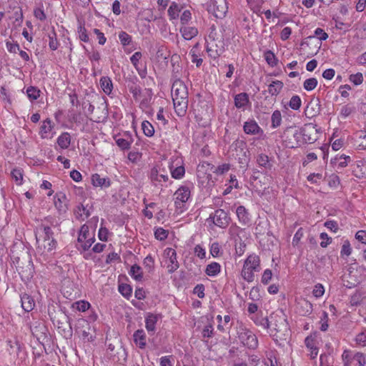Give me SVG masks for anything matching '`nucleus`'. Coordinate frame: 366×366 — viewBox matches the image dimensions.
<instances>
[{"label":"nucleus","mask_w":366,"mask_h":366,"mask_svg":"<svg viewBox=\"0 0 366 366\" xmlns=\"http://www.w3.org/2000/svg\"><path fill=\"white\" fill-rule=\"evenodd\" d=\"M175 73L174 78L176 80L174 81L172 86V97L174 104V108L176 114L179 117H184L186 114L188 107V91L187 87L184 83L179 79L177 71L173 70Z\"/></svg>","instance_id":"1"},{"label":"nucleus","mask_w":366,"mask_h":366,"mask_svg":"<svg viewBox=\"0 0 366 366\" xmlns=\"http://www.w3.org/2000/svg\"><path fill=\"white\" fill-rule=\"evenodd\" d=\"M35 235L37 249L42 254L51 252L56 248L57 241L49 226L41 224L36 228Z\"/></svg>","instance_id":"2"},{"label":"nucleus","mask_w":366,"mask_h":366,"mask_svg":"<svg viewBox=\"0 0 366 366\" xmlns=\"http://www.w3.org/2000/svg\"><path fill=\"white\" fill-rule=\"evenodd\" d=\"M269 329L270 335L277 342L286 341L290 335L288 322L283 315L272 314Z\"/></svg>","instance_id":"3"},{"label":"nucleus","mask_w":366,"mask_h":366,"mask_svg":"<svg viewBox=\"0 0 366 366\" xmlns=\"http://www.w3.org/2000/svg\"><path fill=\"white\" fill-rule=\"evenodd\" d=\"M282 137L287 147L297 148L303 144L302 128L289 127L284 131Z\"/></svg>","instance_id":"4"},{"label":"nucleus","mask_w":366,"mask_h":366,"mask_svg":"<svg viewBox=\"0 0 366 366\" xmlns=\"http://www.w3.org/2000/svg\"><path fill=\"white\" fill-rule=\"evenodd\" d=\"M227 9L226 0H210L207 6L208 11L219 19L224 17Z\"/></svg>","instance_id":"5"},{"label":"nucleus","mask_w":366,"mask_h":366,"mask_svg":"<svg viewBox=\"0 0 366 366\" xmlns=\"http://www.w3.org/2000/svg\"><path fill=\"white\" fill-rule=\"evenodd\" d=\"M239 341L249 349H255L258 345L256 335L249 330L242 328L238 332Z\"/></svg>","instance_id":"6"},{"label":"nucleus","mask_w":366,"mask_h":366,"mask_svg":"<svg viewBox=\"0 0 366 366\" xmlns=\"http://www.w3.org/2000/svg\"><path fill=\"white\" fill-rule=\"evenodd\" d=\"M209 219H212L213 223L222 229L226 228L230 222V217L228 214L222 209H218L209 215Z\"/></svg>","instance_id":"7"},{"label":"nucleus","mask_w":366,"mask_h":366,"mask_svg":"<svg viewBox=\"0 0 366 366\" xmlns=\"http://www.w3.org/2000/svg\"><path fill=\"white\" fill-rule=\"evenodd\" d=\"M207 51L209 56L217 59L224 51V42L222 37L219 40L207 41Z\"/></svg>","instance_id":"8"},{"label":"nucleus","mask_w":366,"mask_h":366,"mask_svg":"<svg viewBox=\"0 0 366 366\" xmlns=\"http://www.w3.org/2000/svg\"><path fill=\"white\" fill-rule=\"evenodd\" d=\"M15 264L17 270L19 273H26L28 276L32 275L33 273V263L29 255L25 257H16L15 259Z\"/></svg>","instance_id":"9"},{"label":"nucleus","mask_w":366,"mask_h":366,"mask_svg":"<svg viewBox=\"0 0 366 366\" xmlns=\"http://www.w3.org/2000/svg\"><path fill=\"white\" fill-rule=\"evenodd\" d=\"M302 140L304 144H311L315 142L317 139V129L315 126L305 125L302 128Z\"/></svg>","instance_id":"10"},{"label":"nucleus","mask_w":366,"mask_h":366,"mask_svg":"<svg viewBox=\"0 0 366 366\" xmlns=\"http://www.w3.org/2000/svg\"><path fill=\"white\" fill-rule=\"evenodd\" d=\"M151 181L156 185V182H167L169 175L167 169L161 168L159 166L153 167L150 172Z\"/></svg>","instance_id":"11"},{"label":"nucleus","mask_w":366,"mask_h":366,"mask_svg":"<svg viewBox=\"0 0 366 366\" xmlns=\"http://www.w3.org/2000/svg\"><path fill=\"white\" fill-rule=\"evenodd\" d=\"M175 205L181 208V204L188 201L190 197V189L187 186H181L174 193Z\"/></svg>","instance_id":"12"},{"label":"nucleus","mask_w":366,"mask_h":366,"mask_svg":"<svg viewBox=\"0 0 366 366\" xmlns=\"http://www.w3.org/2000/svg\"><path fill=\"white\" fill-rule=\"evenodd\" d=\"M109 356L113 362L124 365L127 361V352L121 345H118L115 352H109Z\"/></svg>","instance_id":"13"},{"label":"nucleus","mask_w":366,"mask_h":366,"mask_svg":"<svg viewBox=\"0 0 366 366\" xmlns=\"http://www.w3.org/2000/svg\"><path fill=\"white\" fill-rule=\"evenodd\" d=\"M114 139L117 146L122 150L129 149L133 142L132 135L129 132H125L122 136L117 135Z\"/></svg>","instance_id":"14"},{"label":"nucleus","mask_w":366,"mask_h":366,"mask_svg":"<svg viewBox=\"0 0 366 366\" xmlns=\"http://www.w3.org/2000/svg\"><path fill=\"white\" fill-rule=\"evenodd\" d=\"M54 125L49 118L45 119L40 127L39 135L42 139H51L53 137L52 129Z\"/></svg>","instance_id":"15"},{"label":"nucleus","mask_w":366,"mask_h":366,"mask_svg":"<svg viewBox=\"0 0 366 366\" xmlns=\"http://www.w3.org/2000/svg\"><path fill=\"white\" fill-rule=\"evenodd\" d=\"M243 129L244 132L247 134L260 136L263 134V130L254 120H249L244 122Z\"/></svg>","instance_id":"16"},{"label":"nucleus","mask_w":366,"mask_h":366,"mask_svg":"<svg viewBox=\"0 0 366 366\" xmlns=\"http://www.w3.org/2000/svg\"><path fill=\"white\" fill-rule=\"evenodd\" d=\"M234 102L237 109L244 110L245 107L250 104L249 95L245 92L239 93L235 95Z\"/></svg>","instance_id":"17"},{"label":"nucleus","mask_w":366,"mask_h":366,"mask_svg":"<svg viewBox=\"0 0 366 366\" xmlns=\"http://www.w3.org/2000/svg\"><path fill=\"white\" fill-rule=\"evenodd\" d=\"M91 208L92 207L89 208L88 207V204L84 205L83 204H81L78 205L74 209V214L77 219L84 220L90 216Z\"/></svg>","instance_id":"18"},{"label":"nucleus","mask_w":366,"mask_h":366,"mask_svg":"<svg viewBox=\"0 0 366 366\" xmlns=\"http://www.w3.org/2000/svg\"><path fill=\"white\" fill-rule=\"evenodd\" d=\"M92 183L94 187H109L111 185L110 179L108 177H101L99 174H94L92 176Z\"/></svg>","instance_id":"19"},{"label":"nucleus","mask_w":366,"mask_h":366,"mask_svg":"<svg viewBox=\"0 0 366 366\" xmlns=\"http://www.w3.org/2000/svg\"><path fill=\"white\" fill-rule=\"evenodd\" d=\"M214 165L209 163V162H201L197 167L198 176L201 174H207V179L211 177V172H213Z\"/></svg>","instance_id":"20"},{"label":"nucleus","mask_w":366,"mask_h":366,"mask_svg":"<svg viewBox=\"0 0 366 366\" xmlns=\"http://www.w3.org/2000/svg\"><path fill=\"white\" fill-rule=\"evenodd\" d=\"M21 302L23 310L26 312L31 311L35 307L34 298L27 294H24L21 297Z\"/></svg>","instance_id":"21"},{"label":"nucleus","mask_w":366,"mask_h":366,"mask_svg":"<svg viewBox=\"0 0 366 366\" xmlns=\"http://www.w3.org/2000/svg\"><path fill=\"white\" fill-rule=\"evenodd\" d=\"M297 308L302 315L306 316L312 312V305L308 300L302 299L298 302Z\"/></svg>","instance_id":"22"},{"label":"nucleus","mask_w":366,"mask_h":366,"mask_svg":"<svg viewBox=\"0 0 366 366\" xmlns=\"http://www.w3.org/2000/svg\"><path fill=\"white\" fill-rule=\"evenodd\" d=\"M180 32L185 40H191L198 34V30L194 26H183L180 28Z\"/></svg>","instance_id":"23"},{"label":"nucleus","mask_w":366,"mask_h":366,"mask_svg":"<svg viewBox=\"0 0 366 366\" xmlns=\"http://www.w3.org/2000/svg\"><path fill=\"white\" fill-rule=\"evenodd\" d=\"M134 341L139 348L144 349L147 345L146 335L143 330H137L134 333Z\"/></svg>","instance_id":"24"},{"label":"nucleus","mask_w":366,"mask_h":366,"mask_svg":"<svg viewBox=\"0 0 366 366\" xmlns=\"http://www.w3.org/2000/svg\"><path fill=\"white\" fill-rule=\"evenodd\" d=\"M259 257L257 255L251 254L245 259L244 264L257 272L259 269Z\"/></svg>","instance_id":"25"},{"label":"nucleus","mask_w":366,"mask_h":366,"mask_svg":"<svg viewBox=\"0 0 366 366\" xmlns=\"http://www.w3.org/2000/svg\"><path fill=\"white\" fill-rule=\"evenodd\" d=\"M100 86L103 92L109 95L113 89V84L112 79L108 76H102L100 79Z\"/></svg>","instance_id":"26"},{"label":"nucleus","mask_w":366,"mask_h":366,"mask_svg":"<svg viewBox=\"0 0 366 366\" xmlns=\"http://www.w3.org/2000/svg\"><path fill=\"white\" fill-rule=\"evenodd\" d=\"M283 83L281 81H272L268 86V92L272 96H277L283 88Z\"/></svg>","instance_id":"27"},{"label":"nucleus","mask_w":366,"mask_h":366,"mask_svg":"<svg viewBox=\"0 0 366 366\" xmlns=\"http://www.w3.org/2000/svg\"><path fill=\"white\" fill-rule=\"evenodd\" d=\"M236 213L240 222L247 224L249 222V213L244 206H239L237 208Z\"/></svg>","instance_id":"28"},{"label":"nucleus","mask_w":366,"mask_h":366,"mask_svg":"<svg viewBox=\"0 0 366 366\" xmlns=\"http://www.w3.org/2000/svg\"><path fill=\"white\" fill-rule=\"evenodd\" d=\"M57 144L61 149H67L71 144V136L68 132L62 133L57 139Z\"/></svg>","instance_id":"29"},{"label":"nucleus","mask_w":366,"mask_h":366,"mask_svg":"<svg viewBox=\"0 0 366 366\" xmlns=\"http://www.w3.org/2000/svg\"><path fill=\"white\" fill-rule=\"evenodd\" d=\"M158 317L154 314H149L145 320L146 328L148 332H154L155 325L157 322Z\"/></svg>","instance_id":"30"},{"label":"nucleus","mask_w":366,"mask_h":366,"mask_svg":"<svg viewBox=\"0 0 366 366\" xmlns=\"http://www.w3.org/2000/svg\"><path fill=\"white\" fill-rule=\"evenodd\" d=\"M11 175L17 185L23 184L24 171L21 168H14L11 172Z\"/></svg>","instance_id":"31"},{"label":"nucleus","mask_w":366,"mask_h":366,"mask_svg":"<svg viewBox=\"0 0 366 366\" xmlns=\"http://www.w3.org/2000/svg\"><path fill=\"white\" fill-rule=\"evenodd\" d=\"M221 266L217 262H212L209 264L205 269V273L208 276H216L220 272Z\"/></svg>","instance_id":"32"},{"label":"nucleus","mask_w":366,"mask_h":366,"mask_svg":"<svg viewBox=\"0 0 366 366\" xmlns=\"http://www.w3.org/2000/svg\"><path fill=\"white\" fill-rule=\"evenodd\" d=\"M129 274L137 281H142L143 279L142 268L137 264L132 266Z\"/></svg>","instance_id":"33"},{"label":"nucleus","mask_w":366,"mask_h":366,"mask_svg":"<svg viewBox=\"0 0 366 366\" xmlns=\"http://www.w3.org/2000/svg\"><path fill=\"white\" fill-rule=\"evenodd\" d=\"M254 269H252L251 268L246 267V265L244 264L241 274L244 280L248 282H252L254 277Z\"/></svg>","instance_id":"34"},{"label":"nucleus","mask_w":366,"mask_h":366,"mask_svg":"<svg viewBox=\"0 0 366 366\" xmlns=\"http://www.w3.org/2000/svg\"><path fill=\"white\" fill-rule=\"evenodd\" d=\"M181 8L176 2H172L168 9V15L171 19H176L178 18Z\"/></svg>","instance_id":"35"},{"label":"nucleus","mask_w":366,"mask_h":366,"mask_svg":"<svg viewBox=\"0 0 366 366\" xmlns=\"http://www.w3.org/2000/svg\"><path fill=\"white\" fill-rule=\"evenodd\" d=\"M168 168L172 174V177L174 179H180L184 175L185 169L183 166H179L172 169V167L170 165V164H169Z\"/></svg>","instance_id":"36"},{"label":"nucleus","mask_w":366,"mask_h":366,"mask_svg":"<svg viewBox=\"0 0 366 366\" xmlns=\"http://www.w3.org/2000/svg\"><path fill=\"white\" fill-rule=\"evenodd\" d=\"M40 90L36 87L30 86L26 89V94L31 101L36 100L40 96Z\"/></svg>","instance_id":"37"},{"label":"nucleus","mask_w":366,"mask_h":366,"mask_svg":"<svg viewBox=\"0 0 366 366\" xmlns=\"http://www.w3.org/2000/svg\"><path fill=\"white\" fill-rule=\"evenodd\" d=\"M48 36H49V48L52 51L56 50L58 46H59V42L57 41L56 34V32H55L54 29L48 34Z\"/></svg>","instance_id":"38"},{"label":"nucleus","mask_w":366,"mask_h":366,"mask_svg":"<svg viewBox=\"0 0 366 366\" xmlns=\"http://www.w3.org/2000/svg\"><path fill=\"white\" fill-rule=\"evenodd\" d=\"M89 234V227L86 224L82 225L78 236V242L83 244L87 239Z\"/></svg>","instance_id":"39"},{"label":"nucleus","mask_w":366,"mask_h":366,"mask_svg":"<svg viewBox=\"0 0 366 366\" xmlns=\"http://www.w3.org/2000/svg\"><path fill=\"white\" fill-rule=\"evenodd\" d=\"M61 199H66L65 194H61L57 195V199H54V204L56 209L60 212H65L66 211V206L65 204H63Z\"/></svg>","instance_id":"40"},{"label":"nucleus","mask_w":366,"mask_h":366,"mask_svg":"<svg viewBox=\"0 0 366 366\" xmlns=\"http://www.w3.org/2000/svg\"><path fill=\"white\" fill-rule=\"evenodd\" d=\"M142 129L144 134L147 137H152L154 134V129L152 124L148 121L142 123Z\"/></svg>","instance_id":"41"},{"label":"nucleus","mask_w":366,"mask_h":366,"mask_svg":"<svg viewBox=\"0 0 366 366\" xmlns=\"http://www.w3.org/2000/svg\"><path fill=\"white\" fill-rule=\"evenodd\" d=\"M90 307V304L86 301H77L71 305V307L80 312L86 311Z\"/></svg>","instance_id":"42"},{"label":"nucleus","mask_w":366,"mask_h":366,"mask_svg":"<svg viewBox=\"0 0 366 366\" xmlns=\"http://www.w3.org/2000/svg\"><path fill=\"white\" fill-rule=\"evenodd\" d=\"M264 59L267 64L271 66H274L277 64L278 60L274 54L270 50H268L264 53Z\"/></svg>","instance_id":"43"},{"label":"nucleus","mask_w":366,"mask_h":366,"mask_svg":"<svg viewBox=\"0 0 366 366\" xmlns=\"http://www.w3.org/2000/svg\"><path fill=\"white\" fill-rule=\"evenodd\" d=\"M198 46H199V44L197 43L193 46V48L191 49L190 53H189L190 55L192 56V61L193 63H195L196 66L197 67H199L202 64V63L203 61L202 59L199 58L198 57V54H197V48Z\"/></svg>","instance_id":"44"},{"label":"nucleus","mask_w":366,"mask_h":366,"mask_svg":"<svg viewBox=\"0 0 366 366\" xmlns=\"http://www.w3.org/2000/svg\"><path fill=\"white\" fill-rule=\"evenodd\" d=\"M272 127L277 128L280 126L282 122V115L279 110H275L272 115Z\"/></svg>","instance_id":"45"},{"label":"nucleus","mask_w":366,"mask_h":366,"mask_svg":"<svg viewBox=\"0 0 366 366\" xmlns=\"http://www.w3.org/2000/svg\"><path fill=\"white\" fill-rule=\"evenodd\" d=\"M254 322L257 325L262 326L264 329L269 328L270 317H256Z\"/></svg>","instance_id":"46"},{"label":"nucleus","mask_w":366,"mask_h":366,"mask_svg":"<svg viewBox=\"0 0 366 366\" xmlns=\"http://www.w3.org/2000/svg\"><path fill=\"white\" fill-rule=\"evenodd\" d=\"M301 103L300 97L298 95H294L290 100L289 107L294 110H297L300 108Z\"/></svg>","instance_id":"47"},{"label":"nucleus","mask_w":366,"mask_h":366,"mask_svg":"<svg viewBox=\"0 0 366 366\" xmlns=\"http://www.w3.org/2000/svg\"><path fill=\"white\" fill-rule=\"evenodd\" d=\"M119 292L125 297L129 298L132 295V289L127 284H122L119 286Z\"/></svg>","instance_id":"48"},{"label":"nucleus","mask_w":366,"mask_h":366,"mask_svg":"<svg viewBox=\"0 0 366 366\" xmlns=\"http://www.w3.org/2000/svg\"><path fill=\"white\" fill-rule=\"evenodd\" d=\"M317 85V80L315 78H310L304 81L303 87L307 91L313 90Z\"/></svg>","instance_id":"49"},{"label":"nucleus","mask_w":366,"mask_h":366,"mask_svg":"<svg viewBox=\"0 0 366 366\" xmlns=\"http://www.w3.org/2000/svg\"><path fill=\"white\" fill-rule=\"evenodd\" d=\"M129 92L132 94L133 97L138 100L142 96V89L139 85L133 84L129 86Z\"/></svg>","instance_id":"50"},{"label":"nucleus","mask_w":366,"mask_h":366,"mask_svg":"<svg viewBox=\"0 0 366 366\" xmlns=\"http://www.w3.org/2000/svg\"><path fill=\"white\" fill-rule=\"evenodd\" d=\"M118 36L121 44L124 46L129 45L132 41V36L125 31L119 32Z\"/></svg>","instance_id":"51"},{"label":"nucleus","mask_w":366,"mask_h":366,"mask_svg":"<svg viewBox=\"0 0 366 366\" xmlns=\"http://www.w3.org/2000/svg\"><path fill=\"white\" fill-rule=\"evenodd\" d=\"M355 107L351 106L350 104H347V105L343 106L341 108L340 115L342 117L346 118L348 116H350L352 113L355 112Z\"/></svg>","instance_id":"52"},{"label":"nucleus","mask_w":366,"mask_h":366,"mask_svg":"<svg viewBox=\"0 0 366 366\" xmlns=\"http://www.w3.org/2000/svg\"><path fill=\"white\" fill-rule=\"evenodd\" d=\"M317 37L319 40H326L328 38L327 34L321 28H317L315 31L314 36H310L309 39H312L314 37Z\"/></svg>","instance_id":"53"},{"label":"nucleus","mask_w":366,"mask_h":366,"mask_svg":"<svg viewBox=\"0 0 366 366\" xmlns=\"http://www.w3.org/2000/svg\"><path fill=\"white\" fill-rule=\"evenodd\" d=\"M154 236L159 240H164L168 237V231L162 227L157 228L154 232Z\"/></svg>","instance_id":"54"},{"label":"nucleus","mask_w":366,"mask_h":366,"mask_svg":"<svg viewBox=\"0 0 366 366\" xmlns=\"http://www.w3.org/2000/svg\"><path fill=\"white\" fill-rule=\"evenodd\" d=\"M170 264L167 266L169 272L172 273L176 271L179 264L177 262V255H174L172 257L169 258Z\"/></svg>","instance_id":"55"},{"label":"nucleus","mask_w":366,"mask_h":366,"mask_svg":"<svg viewBox=\"0 0 366 366\" xmlns=\"http://www.w3.org/2000/svg\"><path fill=\"white\" fill-rule=\"evenodd\" d=\"M34 16L40 21H44L46 19V16L43 9V5L41 7H37L34 10Z\"/></svg>","instance_id":"56"},{"label":"nucleus","mask_w":366,"mask_h":366,"mask_svg":"<svg viewBox=\"0 0 366 366\" xmlns=\"http://www.w3.org/2000/svg\"><path fill=\"white\" fill-rule=\"evenodd\" d=\"M325 288L322 284H317L315 285L312 294L315 297H320L324 295Z\"/></svg>","instance_id":"57"},{"label":"nucleus","mask_w":366,"mask_h":366,"mask_svg":"<svg viewBox=\"0 0 366 366\" xmlns=\"http://www.w3.org/2000/svg\"><path fill=\"white\" fill-rule=\"evenodd\" d=\"M350 80L355 84V85H360L362 84L363 81V76L362 73H357L355 74H351L350 76Z\"/></svg>","instance_id":"58"},{"label":"nucleus","mask_w":366,"mask_h":366,"mask_svg":"<svg viewBox=\"0 0 366 366\" xmlns=\"http://www.w3.org/2000/svg\"><path fill=\"white\" fill-rule=\"evenodd\" d=\"M210 253L214 257H218L220 255V254H221L220 246L218 242H214L212 244V245L210 247Z\"/></svg>","instance_id":"59"},{"label":"nucleus","mask_w":366,"mask_h":366,"mask_svg":"<svg viewBox=\"0 0 366 366\" xmlns=\"http://www.w3.org/2000/svg\"><path fill=\"white\" fill-rule=\"evenodd\" d=\"M6 49L10 53L16 54L18 51H19V45L17 42L12 43L11 41H7L6 43Z\"/></svg>","instance_id":"60"},{"label":"nucleus","mask_w":366,"mask_h":366,"mask_svg":"<svg viewBox=\"0 0 366 366\" xmlns=\"http://www.w3.org/2000/svg\"><path fill=\"white\" fill-rule=\"evenodd\" d=\"M194 294L197 295L199 298H203L204 297V286L202 284L196 285L193 290Z\"/></svg>","instance_id":"61"},{"label":"nucleus","mask_w":366,"mask_h":366,"mask_svg":"<svg viewBox=\"0 0 366 366\" xmlns=\"http://www.w3.org/2000/svg\"><path fill=\"white\" fill-rule=\"evenodd\" d=\"M356 342L360 346H366V332L359 333L355 338Z\"/></svg>","instance_id":"62"},{"label":"nucleus","mask_w":366,"mask_h":366,"mask_svg":"<svg viewBox=\"0 0 366 366\" xmlns=\"http://www.w3.org/2000/svg\"><path fill=\"white\" fill-rule=\"evenodd\" d=\"M353 360L357 362L359 366H366V359L362 353H356L353 357Z\"/></svg>","instance_id":"63"},{"label":"nucleus","mask_w":366,"mask_h":366,"mask_svg":"<svg viewBox=\"0 0 366 366\" xmlns=\"http://www.w3.org/2000/svg\"><path fill=\"white\" fill-rule=\"evenodd\" d=\"M272 277V270L267 269L264 271L261 281L264 285H267L269 283V282L271 280Z\"/></svg>","instance_id":"64"}]
</instances>
